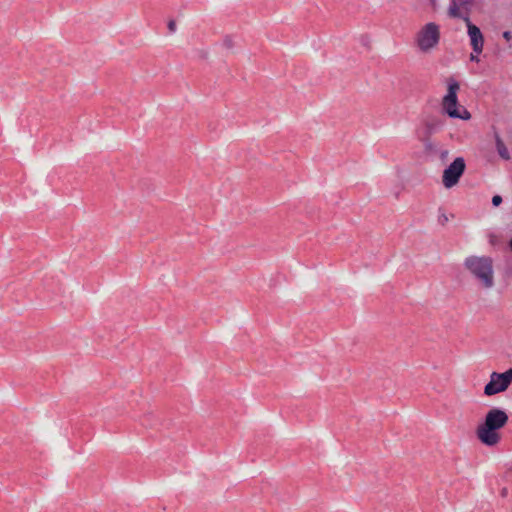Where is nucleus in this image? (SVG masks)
Returning <instances> with one entry per match:
<instances>
[{
    "label": "nucleus",
    "instance_id": "nucleus-1",
    "mask_svg": "<svg viewBox=\"0 0 512 512\" xmlns=\"http://www.w3.org/2000/svg\"><path fill=\"white\" fill-rule=\"evenodd\" d=\"M508 422L507 413L499 408L490 409L482 424L476 429L477 438L486 446H496L501 439L499 430Z\"/></svg>",
    "mask_w": 512,
    "mask_h": 512
},
{
    "label": "nucleus",
    "instance_id": "nucleus-2",
    "mask_svg": "<svg viewBox=\"0 0 512 512\" xmlns=\"http://www.w3.org/2000/svg\"><path fill=\"white\" fill-rule=\"evenodd\" d=\"M465 267L485 289L494 286L493 261L490 257L470 256L465 260Z\"/></svg>",
    "mask_w": 512,
    "mask_h": 512
},
{
    "label": "nucleus",
    "instance_id": "nucleus-3",
    "mask_svg": "<svg viewBox=\"0 0 512 512\" xmlns=\"http://www.w3.org/2000/svg\"><path fill=\"white\" fill-rule=\"evenodd\" d=\"M447 94L442 101L443 110L451 118H458L462 120L470 119L471 115L468 110L462 106H458L457 92L460 88L459 83L453 78H449Z\"/></svg>",
    "mask_w": 512,
    "mask_h": 512
},
{
    "label": "nucleus",
    "instance_id": "nucleus-4",
    "mask_svg": "<svg viewBox=\"0 0 512 512\" xmlns=\"http://www.w3.org/2000/svg\"><path fill=\"white\" fill-rule=\"evenodd\" d=\"M512 384V368L503 373L492 372L490 381L484 387V394L492 396L504 392Z\"/></svg>",
    "mask_w": 512,
    "mask_h": 512
},
{
    "label": "nucleus",
    "instance_id": "nucleus-5",
    "mask_svg": "<svg viewBox=\"0 0 512 512\" xmlns=\"http://www.w3.org/2000/svg\"><path fill=\"white\" fill-rule=\"evenodd\" d=\"M439 40V26L434 22L427 23L417 34V44L422 51L430 50Z\"/></svg>",
    "mask_w": 512,
    "mask_h": 512
},
{
    "label": "nucleus",
    "instance_id": "nucleus-6",
    "mask_svg": "<svg viewBox=\"0 0 512 512\" xmlns=\"http://www.w3.org/2000/svg\"><path fill=\"white\" fill-rule=\"evenodd\" d=\"M465 167V161L462 157L454 159L443 172L442 182L445 188H452L459 182L460 177L465 171Z\"/></svg>",
    "mask_w": 512,
    "mask_h": 512
},
{
    "label": "nucleus",
    "instance_id": "nucleus-7",
    "mask_svg": "<svg viewBox=\"0 0 512 512\" xmlns=\"http://www.w3.org/2000/svg\"><path fill=\"white\" fill-rule=\"evenodd\" d=\"M463 20L467 25V34L470 38L472 49L476 54H480L484 45L483 34L481 30L470 21L469 16L463 17Z\"/></svg>",
    "mask_w": 512,
    "mask_h": 512
},
{
    "label": "nucleus",
    "instance_id": "nucleus-8",
    "mask_svg": "<svg viewBox=\"0 0 512 512\" xmlns=\"http://www.w3.org/2000/svg\"><path fill=\"white\" fill-rule=\"evenodd\" d=\"M480 0H451L448 15L452 18H462L468 16L469 11Z\"/></svg>",
    "mask_w": 512,
    "mask_h": 512
},
{
    "label": "nucleus",
    "instance_id": "nucleus-9",
    "mask_svg": "<svg viewBox=\"0 0 512 512\" xmlns=\"http://www.w3.org/2000/svg\"><path fill=\"white\" fill-rule=\"evenodd\" d=\"M494 138H495L496 149H497L499 156L504 160H509L510 153H509L505 143L503 142L502 138L500 137V135L497 132L494 133Z\"/></svg>",
    "mask_w": 512,
    "mask_h": 512
},
{
    "label": "nucleus",
    "instance_id": "nucleus-10",
    "mask_svg": "<svg viewBox=\"0 0 512 512\" xmlns=\"http://www.w3.org/2000/svg\"><path fill=\"white\" fill-rule=\"evenodd\" d=\"M424 148L427 153H434L437 150L436 144H434L429 138L423 140Z\"/></svg>",
    "mask_w": 512,
    "mask_h": 512
},
{
    "label": "nucleus",
    "instance_id": "nucleus-11",
    "mask_svg": "<svg viewBox=\"0 0 512 512\" xmlns=\"http://www.w3.org/2000/svg\"><path fill=\"white\" fill-rule=\"evenodd\" d=\"M223 45L227 49H231L234 46L233 38L230 35L225 36Z\"/></svg>",
    "mask_w": 512,
    "mask_h": 512
},
{
    "label": "nucleus",
    "instance_id": "nucleus-12",
    "mask_svg": "<svg viewBox=\"0 0 512 512\" xmlns=\"http://www.w3.org/2000/svg\"><path fill=\"white\" fill-rule=\"evenodd\" d=\"M502 203V197L500 195H495L492 198V204L494 206H499Z\"/></svg>",
    "mask_w": 512,
    "mask_h": 512
},
{
    "label": "nucleus",
    "instance_id": "nucleus-13",
    "mask_svg": "<svg viewBox=\"0 0 512 512\" xmlns=\"http://www.w3.org/2000/svg\"><path fill=\"white\" fill-rule=\"evenodd\" d=\"M167 26H168V29H169V31H170L171 33H174V32L176 31V22H175V20H170V21L168 22V25H167Z\"/></svg>",
    "mask_w": 512,
    "mask_h": 512
},
{
    "label": "nucleus",
    "instance_id": "nucleus-14",
    "mask_svg": "<svg viewBox=\"0 0 512 512\" xmlns=\"http://www.w3.org/2000/svg\"><path fill=\"white\" fill-rule=\"evenodd\" d=\"M479 54H476L474 51L471 53L470 55V60L471 61H474V62H479V57H478Z\"/></svg>",
    "mask_w": 512,
    "mask_h": 512
},
{
    "label": "nucleus",
    "instance_id": "nucleus-15",
    "mask_svg": "<svg viewBox=\"0 0 512 512\" xmlns=\"http://www.w3.org/2000/svg\"><path fill=\"white\" fill-rule=\"evenodd\" d=\"M503 37H504L505 39L509 40V39L511 38V33H510L509 31H505V32L503 33Z\"/></svg>",
    "mask_w": 512,
    "mask_h": 512
},
{
    "label": "nucleus",
    "instance_id": "nucleus-16",
    "mask_svg": "<svg viewBox=\"0 0 512 512\" xmlns=\"http://www.w3.org/2000/svg\"><path fill=\"white\" fill-rule=\"evenodd\" d=\"M447 155H448V151L447 150H444V151L441 152V158L442 159L446 158Z\"/></svg>",
    "mask_w": 512,
    "mask_h": 512
},
{
    "label": "nucleus",
    "instance_id": "nucleus-17",
    "mask_svg": "<svg viewBox=\"0 0 512 512\" xmlns=\"http://www.w3.org/2000/svg\"><path fill=\"white\" fill-rule=\"evenodd\" d=\"M509 248H510V249H511V251H512V238H511V239H510V241H509Z\"/></svg>",
    "mask_w": 512,
    "mask_h": 512
},
{
    "label": "nucleus",
    "instance_id": "nucleus-18",
    "mask_svg": "<svg viewBox=\"0 0 512 512\" xmlns=\"http://www.w3.org/2000/svg\"><path fill=\"white\" fill-rule=\"evenodd\" d=\"M448 220V218L446 216H443V221L442 223L446 222Z\"/></svg>",
    "mask_w": 512,
    "mask_h": 512
}]
</instances>
